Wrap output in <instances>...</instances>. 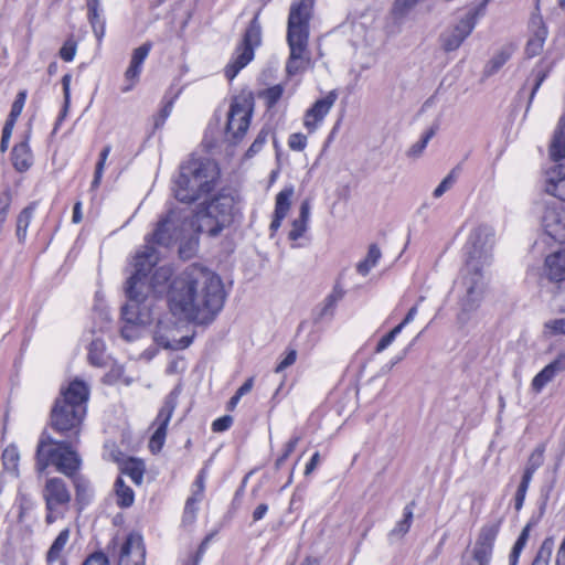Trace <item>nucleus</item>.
<instances>
[{"instance_id":"obj_39","label":"nucleus","mask_w":565,"mask_h":565,"mask_svg":"<svg viewBox=\"0 0 565 565\" xmlns=\"http://www.w3.org/2000/svg\"><path fill=\"white\" fill-rule=\"evenodd\" d=\"M294 195V188H285L276 195L275 213L286 216L290 205L291 198Z\"/></svg>"},{"instance_id":"obj_40","label":"nucleus","mask_w":565,"mask_h":565,"mask_svg":"<svg viewBox=\"0 0 565 565\" xmlns=\"http://www.w3.org/2000/svg\"><path fill=\"white\" fill-rule=\"evenodd\" d=\"M530 530H531V524L529 523L523 527L521 534L519 535L516 542L514 543L512 551L510 553V556H509L510 565L518 564L520 554H521L522 550L524 548V546L526 545V542L529 540Z\"/></svg>"},{"instance_id":"obj_37","label":"nucleus","mask_w":565,"mask_h":565,"mask_svg":"<svg viewBox=\"0 0 565 565\" xmlns=\"http://www.w3.org/2000/svg\"><path fill=\"white\" fill-rule=\"evenodd\" d=\"M111 151V146L106 145L99 153L98 161L95 167L94 178L90 184L92 190H96L102 182L107 158Z\"/></svg>"},{"instance_id":"obj_7","label":"nucleus","mask_w":565,"mask_h":565,"mask_svg":"<svg viewBox=\"0 0 565 565\" xmlns=\"http://www.w3.org/2000/svg\"><path fill=\"white\" fill-rule=\"evenodd\" d=\"M233 209L234 199L231 195H216L196 213L198 231L212 237L217 236L232 223Z\"/></svg>"},{"instance_id":"obj_51","label":"nucleus","mask_w":565,"mask_h":565,"mask_svg":"<svg viewBox=\"0 0 565 565\" xmlns=\"http://www.w3.org/2000/svg\"><path fill=\"white\" fill-rule=\"evenodd\" d=\"M98 7H99V0H87L88 19H89L93 32H98L97 24L104 23L100 20Z\"/></svg>"},{"instance_id":"obj_58","label":"nucleus","mask_w":565,"mask_h":565,"mask_svg":"<svg viewBox=\"0 0 565 565\" xmlns=\"http://www.w3.org/2000/svg\"><path fill=\"white\" fill-rule=\"evenodd\" d=\"M14 125H15V122H13L12 120H8V119L6 120V124L2 129L1 141H0V151L1 152H6L8 150L9 141H10Z\"/></svg>"},{"instance_id":"obj_19","label":"nucleus","mask_w":565,"mask_h":565,"mask_svg":"<svg viewBox=\"0 0 565 565\" xmlns=\"http://www.w3.org/2000/svg\"><path fill=\"white\" fill-rule=\"evenodd\" d=\"M145 556L146 548L141 535L131 533L120 548L118 565H145Z\"/></svg>"},{"instance_id":"obj_49","label":"nucleus","mask_w":565,"mask_h":565,"mask_svg":"<svg viewBox=\"0 0 565 565\" xmlns=\"http://www.w3.org/2000/svg\"><path fill=\"white\" fill-rule=\"evenodd\" d=\"M103 349H104V344L99 340H94L89 344L88 360L93 365L100 366L103 364V356H102Z\"/></svg>"},{"instance_id":"obj_18","label":"nucleus","mask_w":565,"mask_h":565,"mask_svg":"<svg viewBox=\"0 0 565 565\" xmlns=\"http://www.w3.org/2000/svg\"><path fill=\"white\" fill-rule=\"evenodd\" d=\"M335 100V92H330L323 98L316 100V103L306 111L303 126L309 132L316 131L319 125L323 121L324 117L333 107Z\"/></svg>"},{"instance_id":"obj_23","label":"nucleus","mask_w":565,"mask_h":565,"mask_svg":"<svg viewBox=\"0 0 565 565\" xmlns=\"http://www.w3.org/2000/svg\"><path fill=\"white\" fill-rule=\"evenodd\" d=\"M173 274V269L171 266L164 265L158 267L150 279L147 278V285L149 286V294L152 292L154 295H162L163 292H168L167 284L171 279Z\"/></svg>"},{"instance_id":"obj_14","label":"nucleus","mask_w":565,"mask_h":565,"mask_svg":"<svg viewBox=\"0 0 565 565\" xmlns=\"http://www.w3.org/2000/svg\"><path fill=\"white\" fill-rule=\"evenodd\" d=\"M477 24V12L470 11L452 28L440 35V45L444 51L452 52L460 47L462 42L472 33Z\"/></svg>"},{"instance_id":"obj_28","label":"nucleus","mask_w":565,"mask_h":565,"mask_svg":"<svg viewBox=\"0 0 565 565\" xmlns=\"http://www.w3.org/2000/svg\"><path fill=\"white\" fill-rule=\"evenodd\" d=\"M71 530L68 527L63 529L53 541L49 551L46 552V563L53 564L62 558V553L70 541Z\"/></svg>"},{"instance_id":"obj_64","label":"nucleus","mask_w":565,"mask_h":565,"mask_svg":"<svg viewBox=\"0 0 565 565\" xmlns=\"http://www.w3.org/2000/svg\"><path fill=\"white\" fill-rule=\"evenodd\" d=\"M83 565H108V558L103 553H94L86 558Z\"/></svg>"},{"instance_id":"obj_59","label":"nucleus","mask_w":565,"mask_h":565,"mask_svg":"<svg viewBox=\"0 0 565 565\" xmlns=\"http://www.w3.org/2000/svg\"><path fill=\"white\" fill-rule=\"evenodd\" d=\"M544 47V42H541L540 40H535L533 38H529L526 45H525V54L527 57L532 58L534 56H537Z\"/></svg>"},{"instance_id":"obj_54","label":"nucleus","mask_w":565,"mask_h":565,"mask_svg":"<svg viewBox=\"0 0 565 565\" xmlns=\"http://www.w3.org/2000/svg\"><path fill=\"white\" fill-rule=\"evenodd\" d=\"M530 483H531V480L522 477L521 482L518 487L515 497H514V508L516 511H520L523 507Z\"/></svg>"},{"instance_id":"obj_56","label":"nucleus","mask_w":565,"mask_h":565,"mask_svg":"<svg viewBox=\"0 0 565 565\" xmlns=\"http://www.w3.org/2000/svg\"><path fill=\"white\" fill-rule=\"evenodd\" d=\"M11 201H12V196H11L10 190L9 189L3 190L0 193V224H3L7 218V215H8L10 205H11Z\"/></svg>"},{"instance_id":"obj_12","label":"nucleus","mask_w":565,"mask_h":565,"mask_svg":"<svg viewBox=\"0 0 565 565\" xmlns=\"http://www.w3.org/2000/svg\"><path fill=\"white\" fill-rule=\"evenodd\" d=\"M253 114V100L246 97L233 98L227 113L226 136L236 143L248 130Z\"/></svg>"},{"instance_id":"obj_1","label":"nucleus","mask_w":565,"mask_h":565,"mask_svg":"<svg viewBox=\"0 0 565 565\" xmlns=\"http://www.w3.org/2000/svg\"><path fill=\"white\" fill-rule=\"evenodd\" d=\"M225 291L221 278L200 265L188 266L169 285L168 305L173 316L207 323L223 308Z\"/></svg>"},{"instance_id":"obj_10","label":"nucleus","mask_w":565,"mask_h":565,"mask_svg":"<svg viewBox=\"0 0 565 565\" xmlns=\"http://www.w3.org/2000/svg\"><path fill=\"white\" fill-rule=\"evenodd\" d=\"M260 43L262 25L259 23V12H257L246 29L242 43L237 46L233 60L225 67V76L228 81L234 79L238 72L254 58V50L259 46Z\"/></svg>"},{"instance_id":"obj_8","label":"nucleus","mask_w":565,"mask_h":565,"mask_svg":"<svg viewBox=\"0 0 565 565\" xmlns=\"http://www.w3.org/2000/svg\"><path fill=\"white\" fill-rule=\"evenodd\" d=\"M461 286L463 295L460 297V312L458 321L466 324L470 313L478 310L487 290V270H471L466 267L461 271Z\"/></svg>"},{"instance_id":"obj_43","label":"nucleus","mask_w":565,"mask_h":565,"mask_svg":"<svg viewBox=\"0 0 565 565\" xmlns=\"http://www.w3.org/2000/svg\"><path fill=\"white\" fill-rule=\"evenodd\" d=\"M553 551V541L551 539H545L532 562V565H548V562L552 556Z\"/></svg>"},{"instance_id":"obj_31","label":"nucleus","mask_w":565,"mask_h":565,"mask_svg":"<svg viewBox=\"0 0 565 565\" xmlns=\"http://www.w3.org/2000/svg\"><path fill=\"white\" fill-rule=\"evenodd\" d=\"M514 51L515 47L512 44H507L502 46L488 62L486 66V73L488 75L497 73L511 58Z\"/></svg>"},{"instance_id":"obj_26","label":"nucleus","mask_w":565,"mask_h":565,"mask_svg":"<svg viewBox=\"0 0 565 565\" xmlns=\"http://www.w3.org/2000/svg\"><path fill=\"white\" fill-rule=\"evenodd\" d=\"M309 217L310 202L309 200H305L300 205L298 218L292 221V227L288 234L289 239L297 241L305 234L308 227Z\"/></svg>"},{"instance_id":"obj_5","label":"nucleus","mask_w":565,"mask_h":565,"mask_svg":"<svg viewBox=\"0 0 565 565\" xmlns=\"http://www.w3.org/2000/svg\"><path fill=\"white\" fill-rule=\"evenodd\" d=\"M75 443L71 439H54L50 434L43 431L39 438L35 451V469L43 473L49 466L66 477H73L81 468L82 459L76 451Z\"/></svg>"},{"instance_id":"obj_57","label":"nucleus","mask_w":565,"mask_h":565,"mask_svg":"<svg viewBox=\"0 0 565 565\" xmlns=\"http://www.w3.org/2000/svg\"><path fill=\"white\" fill-rule=\"evenodd\" d=\"M142 323H127L121 328V337L127 341H134L140 334V326Z\"/></svg>"},{"instance_id":"obj_55","label":"nucleus","mask_w":565,"mask_h":565,"mask_svg":"<svg viewBox=\"0 0 565 565\" xmlns=\"http://www.w3.org/2000/svg\"><path fill=\"white\" fill-rule=\"evenodd\" d=\"M26 98L25 92H20L15 98V100L12 104L8 120H12L13 122L17 121L18 117L21 115L24 103Z\"/></svg>"},{"instance_id":"obj_16","label":"nucleus","mask_w":565,"mask_h":565,"mask_svg":"<svg viewBox=\"0 0 565 565\" xmlns=\"http://www.w3.org/2000/svg\"><path fill=\"white\" fill-rule=\"evenodd\" d=\"M542 223L547 235L554 239L565 237V203L556 201L546 205Z\"/></svg>"},{"instance_id":"obj_45","label":"nucleus","mask_w":565,"mask_h":565,"mask_svg":"<svg viewBox=\"0 0 565 565\" xmlns=\"http://www.w3.org/2000/svg\"><path fill=\"white\" fill-rule=\"evenodd\" d=\"M269 129L268 128H262L258 135L256 136L254 142L250 145V147L246 151V157L252 158L255 154H257L265 143L267 142L268 136H269Z\"/></svg>"},{"instance_id":"obj_50","label":"nucleus","mask_w":565,"mask_h":565,"mask_svg":"<svg viewBox=\"0 0 565 565\" xmlns=\"http://www.w3.org/2000/svg\"><path fill=\"white\" fill-rule=\"evenodd\" d=\"M413 519V511L406 507L404 510V519L401 520L392 530L391 535H404L408 532Z\"/></svg>"},{"instance_id":"obj_21","label":"nucleus","mask_w":565,"mask_h":565,"mask_svg":"<svg viewBox=\"0 0 565 565\" xmlns=\"http://www.w3.org/2000/svg\"><path fill=\"white\" fill-rule=\"evenodd\" d=\"M565 371V353H558L542 371L532 380L531 387L533 392L541 393L543 388L551 383L559 373Z\"/></svg>"},{"instance_id":"obj_20","label":"nucleus","mask_w":565,"mask_h":565,"mask_svg":"<svg viewBox=\"0 0 565 565\" xmlns=\"http://www.w3.org/2000/svg\"><path fill=\"white\" fill-rule=\"evenodd\" d=\"M151 47V42H146L132 51L129 66L125 72V81L129 84L121 88L124 93L131 90L132 87L138 83L142 71V64L148 57Z\"/></svg>"},{"instance_id":"obj_24","label":"nucleus","mask_w":565,"mask_h":565,"mask_svg":"<svg viewBox=\"0 0 565 565\" xmlns=\"http://www.w3.org/2000/svg\"><path fill=\"white\" fill-rule=\"evenodd\" d=\"M545 266L551 280H565V248L548 255Z\"/></svg>"},{"instance_id":"obj_29","label":"nucleus","mask_w":565,"mask_h":565,"mask_svg":"<svg viewBox=\"0 0 565 565\" xmlns=\"http://www.w3.org/2000/svg\"><path fill=\"white\" fill-rule=\"evenodd\" d=\"M120 471L128 476L135 484L140 486L143 480L145 463L140 459L128 458L120 465Z\"/></svg>"},{"instance_id":"obj_27","label":"nucleus","mask_w":565,"mask_h":565,"mask_svg":"<svg viewBox=\"0 0 565 565\" xmlns=\"http://www.w3.org/2000/svg\"><path fill=\"white\" fill-rule=\"evenodd\" d=\"M148 298L146 296L142 300H131L121 308L122 320L127 323H148L149 317L140 311V305Z\"/></svg>"},{"instance_id":"obj_13","label":"nucleus","mask_w":565,"mask_h":565,"mask_svg":"<svg viewBox=\"0 0 565 565\" xmlns=\"http://www.w3.org/2000/svg\"><path fill=\"white\" fill-rule=\"evenodd\" d=\"M501 524L502 518H497L482 525L473 546L472 555L470 558L465 561V565L490 564L494 541L499 534Z\"/></svg>"},{"instance_id":"obj_22","label":"nucleus","mask_w":565,"mask_h":565,"mask_svg":"<svg viewBox=\"0 0 565 565\" xmlns=\"http://www.w3.org/2000/svg\"><path fill=\"white\" fill-rule=\"evenodd\" d=\"M545 191L565 203V164H556L546 172Z\"/></svg>"},{"instance_id":"obj_48","label":"nucleus","mask_w":565,"mask_h":565,"mask_svg":"<svg viewBox=\"0 0 565 565\" xmlns=\"http://www.w3.org/2000/svg\"><path fill=\"white\" fill-rule=\"evenodd\" d=\"M71 478L76 490L77 501L84 502L89 491V482L83 476H78L77 472Z\"/></svg>"},{"instance_id":"obj_63","label":"nucleus","mask_w":565,"mask_h":565,"mask_svg":"<svg viewBox=\"0 0 565 565\" xmlns=\"http://www.w3.org/2000/svg\"><path fill=\"white\" fill-rule=\"evenodd\" d=\"M297 359V352L296 350H290L286 356L277 364L275 372L279 373L287 369L288 366L292 365L296 362Z\"/></svg>"},{"instance_id":"obj_53","label":"nucleus","mask_w":565,"mask_h":565,"mask_svg":"<svg viewBox=\"0 0 565 565\" xmlns=\"http://www.w3.org/2000/svg\"><path fill=\"white\" fill-rule=\"evenodd\" d=\"M300 439H301L300 436H295L285 445L282 454L277 458V460L275 462L276 468H280L285 463V461L288 459V457L296 449Z\"/></svg>"},{"instance_id":"obj_60","label":"nucleus","mask_w":565,"mask_h":565,"mask_svg":"<svg viewBox=\"0 0 565 565\" xmlns=\"http://www.w3.org/2000/svg\"><path fill=\"white\" fill-rule=\"evenodd\" d=\"M288 146L296 151H302L307 146V137L302 134H292L289 137Z\"/></svg>"},{"instance_id":"obj_4","label":"nucleus","mask_w":565,"mask_h":565,"mask_svg":"<svg viewBox=\"0 0 565 565\" xmlns=\"http://www.w3.org/2000/svg\"><path fill=\"white\" fill-rule=\"evenodd\" d=\"M312 10L313 0L294 1L290 6L287 21V43L290 55L286 65L289 75L303 71L310 61L308 41Z\"/></svg>"},{"instance_id":"obj_52","label":"nucleus","mask_w":565,"mask_h":565,"mask_svg":"<svg viewBox=\"0 0 565 565\" xmlns=\"http://www.w3.org/2000/svg\"><path fill=\"white\" fill-rule=\"evenodd\" d=\"M77 50V43L73 38L67 39L60 49L58 55L65 62L74 60Z\"/></svg>"},{"instance_id":"obj_32","label":"nucleus","mask_w":565,"mask_h":565,"mask_svg":"<svg viewBox=\"0 0 565 565\" xmlns=\"http://www.w3.org/2000/svg\"><path fill=\"white\" fill-rule=\"evenodd\" d=\"M115 495L116 503L120 508H129L135 501L134 490L125 483L121 477H118L115 481Z\"/></svg>"},{"instance_id":"obj_34","label":"nucleus","mask_w":565,"mask_h":565,"mask_svg":"<svg viewBox=\"0 0 565 565\" xmlns=\"http://www.w3.org/2000/svg\"><path fill=\"white\" fill-rule=\"evenodd\" d=\"M544 452H545V445L541 444L535 447V449L531 452L524 472L523 478H526L529 480H532L533 475L535 471L543 465L544 462Z\"/></svg>"},{"instance_id":"obj_44","label":"nucleus","mask_w":565,"mask_h":565,"mask_svg":"<svg viewBox=\"0 0 565 565\" xmlns=\"http://www.w3.org/2000/svg\"><path fill=\"white\" fill-rule=\"evenodd\" d=\"M284 90H285L284 86L281 84H277V85L266 88L262 93L260 96L265 99L267 107L271 108L281 98Z\"/></svg>"},{"instance_id":"obj_38","label":"nucleus","mask_w":565,"mask_h":565,"mask_svg":"<svg viewBox=\"0 0 565 565\" xmlns=\"http://www.w3.org/2000/svg\"><path fill=\"white\" fill-rule=\"evenodd\" d=\"M20 454L15 445H9L2 452V462L6 470L18 473Z\"/></svg>"},{"instance_id":"obj_15","label":"nucleus","mask_w":565,"mask_h":565,"mask_svg":"<svg viewBox=\"0 0 565 565\" xmlns=\"http://www.w3.org/2000/svg\"><path fill=\"white\" fill-rule=\"evenodd\" d=\"M42 498L45 502V508L52 507L61 510H67L72 500L71 491L66 482L58 477L46 479L42 490Z\"/></svg>"},{"instance_id":"obj_11","label":"nucleus","mask_w":565,"mask_h":565,"mask_svg":"<svg viewBox=\"0 0 565 565\" xmlns=\"http://www.w3.org/2000/svg\"><path fill=\"white\" fill-rule=\"evenodd\" d=\"M188 223V215L181 209H172L162 217L151 236L153 243L169 247L174 245L183 235Z\"/></svg>"},{"instance_id":"obj_42","label":"nucleus","mask_w":565,"mask_h":565,"mask_svg":"<svg viewBox=\"0 0 565 565\" xmlns=\"http://www.w3.org/2000/svg\"><path fill=\"white\" fill-rule=\"evenodd\" d=\"M543 334L553 338L565 334V318L547 320L543 326Z\"/></svg>"},{"instance_id":"obj_17","label":"nucleus","mask_w":565,"mask_h":565,"mask_svg":"<svg viewBox=\"0 0 565 565\" xmlns=\"http://www.w3.org/2000/svg\"><path fill=\"white\" fill-rule=\"evenodd\" d=\"M173 412L174 404L171 401H166L152 424L156 427L149 440V449L152 454H157L162 449L167 437V428Z\"/></svg>"},{"instance_id":"obj_41","label":"nucleus","mask_w":565,"mask_h":565,"mask_svg":"<svg viewBox=\"0 0 565 565\" xmlns=\"http://www.w3.org/2000/svg\"><path fill=\"white\" fill-rule=\"evenodd\" d=\"M205 477H206V470L202 469L199 472V475L193 483L195 491H194L193 495L186 500L185 512L190 511L194 503L201 501V499L203 497L204 489H205Z\"/></svg>"},{"instance_id":"obj_30","label":"nucleus","mask_w":565,"mask_h":565,"mask_svg":"<svg viewBox=\"0 0 565 565\" xmlns=\"http://www.w3.org/2000/svg\"><path fill=\"white\" fill-rule=\"evenodd\" d=\"M551 68H552V66L550 64H546L544 61H541L532 70L531 75L527 78V82L533 81V86H532L530 97H529V105L532 103L535 94L540 89V87L543 84V82L545 81V78L548 76Z\"/></svg>"},{"instance_id":"obj_33","label":"nucleus","mask_w":565,"mask_h":565,"mask_svg":"<svg viewBox=\"0 0 565 565\" xmlns=\"http://www.w3.org/2000/svg\"><path fill=\"white\" fill-rule=\"evenodd\" d=\"M34 211L35 203H31L26 207H24L18 215L15 234L20 243H23L25 241L28 227L31 223Z\"/></svg>"},{"instance_id":"obj_46","label":"nucleus","mask_w":565,"mask_h":565,"mask_svg":"<svg viewBox=\"0 0 565 565\" xmlns=\"http://www.w3.org/2000/svg\"><path fill=\"white\" fill-rule=\"evenodd\" d=\"M435 135V130L433 128H430L429 130H427L423 137L420 138V140H418L416 143H414L409 150L407 151V156L408 157H412V158H417L422 154V152L424 151V149L427 147L429 140L434 137Z\"/></svg>"},{"instance_id":"obj_2","label":"nucleus","mask_w":565,"mask_h":565,"mask_svg":"<svg viewBox=\"0 0 565 565\" xmlns=\"http://www.w3.org/2000/svg\"><path fill=\"white\" fill-rule=\"evenodd\" d=\"M88 396V386L78 380L71 382L65 390L61 391L50 416V425L56 434L79 443Z\"/></svg>"},{"instance_id":"obj_61","label":"nucleus","mask_w":565,"mask_h":565,"mask_svg":"<svg viewBox=\"0 0 565 565\" xmlns=\"http://www.w3.org/2000/svg\"><path fill=\"white\" fill-rule=\"evenodd\" d=\"M233 424V418L230 415L222 416L212 423V430L221 433L227 430Z\"/></svg>"},{"instance_id":"obj_25","label":"nucleus","mask_w":565,"mask_h":565,"mask_svg":"<svg viewBox=\"0 0 565 565\" xmlns=\"http://www.w3.org/2000/svg\"><path fill=\"white\" fill-rule=\"evenodd\" d=\"M12 163L19 172H24L32 166L33 156L29 146L28 138L13 147Z\"/></svg>"},{"instance_id":"obj_36","label":"nucleus","mask_w":565,"mask_h":565,"mask_svg":"<svg viewBox=\"0 0 565 565\" xmlns=\"http://www.w3.org/2000/svg\"><path fill=\"white\" fill-rule=\"evenodd\" d=\"M547 33V28L545 26L543 18L539 13H533L529 21V38H533L545 43Z\"/></svg>"},{"instance_id":"obj_3","label":"nucleus","mask_w":565,"mask_h":565,"mask_svg":"<svg viewBox=\"0 0 565 565\" xmlns=\"http://www.w3.org/2000/svg\"><path fill=\"white\" fill-rule=\"evenodd\" d=\"M220 178L215 161L190 156L179 166L173 179L174 198L182 203H193L214 191Z\"/></svg>"},{"instance_id":"obj_6","label":"nucleus","mask_w":565,"mask_h":565,"mask_svg":"<svg viewBox=\"0 0 565 565\" xmlns=\"http://www.w3.org/2000/svg\"><path fill=\"white\" fill-rule=\"evenodd\" d=\"M494 243L495 233L492 226L488 224L475 226L465 245V267L471 270H487L492 264Z\"/></svg>"},{"instance_id":"obj_62","label":"nucleus","mask_w":565,"mask_h":565,"mask_svg":"<svg viewBox=\"0 0 565 565\" xmlns=\"http://www.w3.org/2000/svg\"><path fill=\"white\" fill-rule=\"evenodd\" d=\"M172 106H173L172 100H169L161 108V110L159 111V114L154 118V127L156 128H160L161 126H163L166 119L170 116V114L172 111Z\"/></svg>"},{"instance_id":"obj_35","label":"nucleus","mask_w":565,"mask_h":565,"mask_svg":"<svg viewBox=\"0 0 565 565\" xmlns=\"http://www.w3.org/2000/svg\"><path fill=\"white\" fill-rule=\"evenodd\" d=\"M381 256H382V253H381L380 248L377 247V245L376 244L370 245L365 259L361 260L356 265L358 273L362 276H366L371 271V269L374 266H376Z\"/></svg>"},{"instance_id":"obj_47","label":"nucleus","mask_w":565,"mask_h":565,"mask_svg":"<svg viewBox=\"0 0 565 565\" xmlns=\"http://www.w3.org/2000/svg\"><path fill=\"white\" fill-rule=\"evenodd\" d=\"M459 170H460V168L456 167L448 173V175L434 190V193H433L434 198H436V199L440 198L446 191H448L454 185Z\"/></svg>"},{"instance_id":"obj_9","label":"nucleus","mask_w":565,"mask_h":565,"mask_svg":"<svg viewBox=\"0 0 565 565\" xmlns=\"http://www.w3.org/2000/svg\"><path fill=\"white\" fill-rule=\"evenodd\" d=\"M159 256L153 246L146 245L135 257V271L127 280L126 295L131 300L140 301L149 296L147 276L157 265Z\"/></svg>"}]
</instances>
